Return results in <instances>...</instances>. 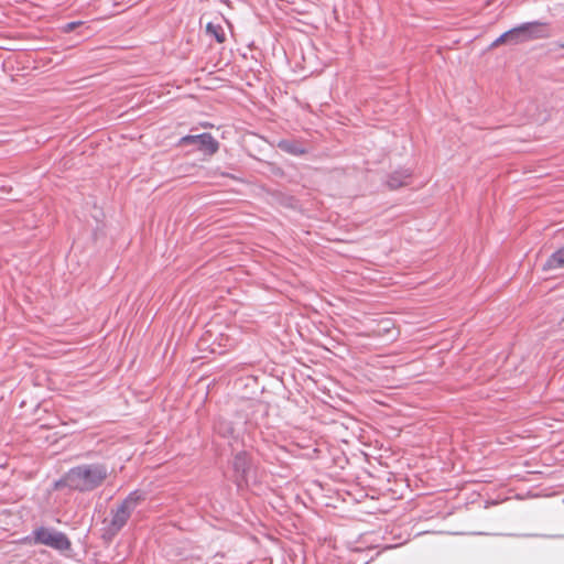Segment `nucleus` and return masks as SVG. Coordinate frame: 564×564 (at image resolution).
I'll list each match as a JSON object with an SVG mask.
<instances>
[{
  "label": "nucleus",
  "instance_id": "nucleus-1",
  "mask_svg": "<svg viewBox=\"0 0 564 564\" xmlns=\"http://www.w3.org/2000/svg\"><path fill=\"white\" fill-rule=\"evenodd\" d=\"M109 475L108 468L101 463L82 464L70 468L62 482L69 489L88 492L100 487Z\"/></svg>",
  "mask_w": 564,
  "mask_h": 564
},
{
  "label": "nucleus",
  "instance_id": "nucleus-13",
  "mask_svg": "<svg viewBox=\"0 0 564 564\" xmlns=\"http://www.w3.org/2000/svg\"><path fill=\"white\" fill-rule=\"evenodd\" d=\"M79 24H82V22H69L65 25L64 30L66 32H70V31L75 30Z\"/></svg>",
  "mask_w": 564,
  "mask_h": 564
},
{
  "label": "nucleus",
  "instance_id": "nucleus-10",
  "mask_svg": "<svg viewBox=\"0 0 564 564\" xmlns=\"http://www.w3.org/2000/svg\"><path fill=\"white\" fill-rule=\"evenodd\" d=\"M206 32L208 35L215 37L218 43H223L226 40V35L224 29L219 24H215L213 22L207 23Z\"/></svg>",
  "mask_w": 564,
  "mask_h": 564
},
{
  "label": "nucleus",
  "instance_id": "nucleus-8",
  "mask_svg": "<svg viewBox=\"0 0 564 564\" xmlns=\"http://www.w3.org/2000/svg\"><path fill=\"white\" fill-rule=\"evenodd\" d=\"M564 268V246L553 252L543 264V270H555Z\"/></svg>",
  "mask_w": 564,
  "mask_h": 564
},
{
  "label": "nucleus",
  "instance_id": "nucleus-11",
  "mask_svg": "<svg viewBox=\"0 0 564 564\" xmlns=\"http://www.w3.org/2000/svg\"><path fill=\"white\" fill-rule=\"evenodd\" d=\"M216 430L223 436H231L234 434V429L228 422H219Z\"/></svg>",
  "mask_w": 564,
  "mask_h": 564
},
{
  "label": "nucleus",
  "instance_id": "nucleus-4",
  "mask_svg": "<svg viewBox=\"0 0 564 564\" xmlns=\"http://www.w3.org/2000/svg\"><path fill=\"white\" fill-rule=\"evenodd\" d=\"M511 45H517L534 40L547 39L551 36V30L547 23L532 21L522 23L510 30Z\"/></svg>",
  "mask_w": 564,
  "mask_h": 564
},
{
  "label": "nucleus",
  "instance_id": "nucleus-14",
  "mask_svg": "<svg viewBox=\"0 0 564 564\" xmlns=\"http://www.w3.org/2000/svg\"><path fill=\"white\" fill-rule=\"evenodd\" d=\"M557 46H558L560 48H564V42H560V43H557Z\"/></svg>",
  "mask_w": 564,
  "mask_h": 564
},
{
  "label": "nucleus",
  "instance_id": "nucleus-3",
  "mask_svg": "<svg viewBox=\"0 0 564 564\" xmlns=\"http://www.w3.org/2000/svg\"><path fill=\"white\" fill-rule=\"evenodd\" d=\"M141 500L142 495L135 490L130 492L117 509H112L111 520L107 527V533L112 536L116 535L127 524L131 513Z\"/></svg>",
  "mask_w": 564,
  "mask_h": 564
},
{
  "label": "nucleus",
  "instance_id": "nucleus-6",
  "mask_svg": "<svg viewBox=\"0 0 564 564\" xmlns=\"http://www.w3.org/2000/svg\"><path fill=\"white\" fill-rule=\"evenodd\" d=\"M181 143L197 144L200 151L209 155L215 154L219 149V143L210 133L185 135L181 139Z\"/></svg>",
  "mask_w": 564,
  "mask_h": 564
},
{
  "label": "nucleus",
  "instance_id": "nucleus-9",
  "mask_svg": "<svg viewBox=\"0 0 564 564\" xmlns=\"http://www.w3.org/2000/svg\"><path fill=\"white\" fill-rule=\"evenodd\" d=\"M279 148L290 154L293 155H302L305 153V149L303 145L293 140H282L279 142Z\"/></svg>",
  "mask_w": 564,
  "mask_h": 564
},
{
  "label": "nucleus",
  "instance_id": "nucleus-2",
  "mask_svg": "<svg viewBox=\"0 0 564 564\" xmlns=\"http://www.w3.org/2000/svg\"><path fill=\"white\" fill-rule=\"evenodd\" d=\"M24 540L29 544L45 545L59 552L68 551L72 545L65 533L46 527L36 528L32 534Z\"/></svg>",
  "mask_w": 564,
  "mask_h": 564
},
{
  "label": "nucleus",
  "instance_id": "nucleus-12",
  "mask_svg": "<svg viewBox=\"0 0 564 564\" xmlns=\"http://www.w3.org/2000/svg\"><path fill=\"white\" fill-rule=\"evenodd\" d=\"M500 44H510L511 45V33H510V30L505 32L503 34H501L498 39H496L492 44H491V47H496Z\"/></svg>",
  "mask_w": 564,
  "mask_h": 564
},
{
  "label": "nucleus",
  "instance_id": "nucleus-7",
  "mask_svg": "<svg viewBox=\"0 0 564 564\" xmlns=\"http://www.w3.org/2000/svg\"><path fill=\"white\" fill-rule=\"evenodd\" d=\"M411 172L409 170H399L389 175L387 185L391 189H398L409 184Z\"/></svg>",
  "mask_w": 564,
  "mask_h": 564
},
{
  "label": "nucleus",
  "instance_id": "nucleus-5",
  "mask_svg": "<svg viewBox=\"0 0 564 564\" xmlns=\"http://www.w3.org/2000/svg\"><path fill=\"white\" fill-rule=\"evenodd\" d=\"M252 466L250 455L245 452H238L232 459V469L235 473V482L240 487L242 484L247 482V477Z\"/></svg>",
  "mask_w": 564,
  "mask_h": 564
}]
</instances>
